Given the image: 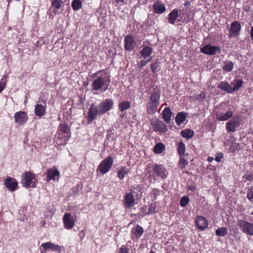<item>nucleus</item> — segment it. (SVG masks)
<instances>
[{
    "label": "nucleus",
    "mask_w": 253,
    "mask_h": 253,
    "mask_svg": "<svg viewBox=\"0 0 253 253\" xmlns=\"http://www.w3.org/2000/svg\"><path fill=\"white\" fill-rule=\"evenodd\" d=\"M113 104V101L111 99H106L100 103L97 107L100 112V116H102L108 111L111 110Z\"/></svg>",
    "instance_id": "nucleus-8"
},
{
    "label": "nucleus",
    "mask_w": 253,
    "mask_h": 253,
    "mask_svg": "<svg viewBox=\"0 0 253 253\" xmlns=\"http://www.w3.org/2000/svg\"><path fill=\"white\" fill-rule=\"evenodd\" d=\"M223 154L222 153H217L215 155V160L217 162H220L221 161L222 159L223 158Z\"/></svg>",
    "instance_id": "nucleus-51"
},
{
    "label": "nucleus",
    "mask_w": 253,
    "mask_h": 253,
    "mask_svg": "<svg viewBox=\"0 0 253 253\" xmlns=\"http://www.w3.org/2000/svg\"><path fill=\"white\" fill-rule=\"evenodd\" d=\"M160 62L156 61L151 64V69L153 73H156L159 70Z\"/></svg>",
    "instance_id": "nucleus-42"
},
{
    "label": "nucleus",
    "mask_w": 253,
    "mask_h": 253,
    "mask_svg": "<svg viewBox=\"0 0 253 253\" xmlns=\"http://www.w3.org/2000/svg\"><path fill=\"white\" fill-rule=\"evenodd\" d=\"M14 117L15 122L20 125H24L28 120L27 113L22 111L16 112Z\"/></svg>",
    "instance_id": "nucleus-16"
},
{
    "label": "nucleus",
    "mask_w": 253,
    "mask_h": 253,
    "mask_svg": "<svg viewBox=\"0 0 253 253\" xmlns=\"http://www.w3.org/2000/svg\"><path fill=\"white\" fill-rule=\"evenodd\" d=\"M130 102L129 101H124L120 102L118 105L119 110L123 112L128 109L130 107Z\"/></svg>",
    "instance_id": "nucleus-33"
},
{
    "label": "nucleus",
    "mask_w": 253,
    "mask_h": 253,
    "mask_svg": "<svg viewBox=\"0 0 253 253\" xmlns=\"http://www.w3.org/2000/svg\"><path fill=\"white\" fill-rule=\"evenodd\" d=\"M152 60V56H150L147 60H146V61H147V64L150 62L151 60Z\"/></svg>",
    "instance_id": "nucleus-60"
},
{
    "label": "nucleus",
    "mask_w": 253,
    "mask_h": 253,
    "mask_svg": "<svg viewBox=\"0 0 253 253\" xmlns=\"http://www.w3.org/2000/svg\"><path fill=\"white\" fill-rule=\"evenodd\" d=\"M149 253H155L153 250H151Z\"/></svg>",
    "instance_id": "nucleus-62"
},
{
    "label": "nucleus",
    "mask_w": 253,
    "mask_h": 253,
    "mask_svg": "<svg viewBox=\"0 0 253 253\" xmlns=\"http://www.w3.org/2000/svg\"><path fill=\"white\" fill-rule=\"evenodd\" d=\"M177 151L179 156H184L185 152V145L182 141L178 142L177 145Z\"/></svg>",
    "instance_id": "nucleus-35"
},
{
    "label": "nucleus",
    "mask_w": 253,
    "mask_h": 253,
    "mask_svg": "<svg viewBox=\"0 0 253 253\" xmlns=\"http://www.w3.org/2000/svg\"><path fill=\"white\" fill-rule=\"evenodd\" d=\"M159 105L147 102L146 104V111L148 115H154L157 111Z\"/></svg>",
    "instance_id": "nucleus-26"
},
{
    "label": "nucleus",
    "mask_w": 253,
    "mask_h": 253,
    "mask_svg": "<svg viewBox=\"0 0 253 253\" xmlns=\"http://www.w3.org/2000/svg\"><path fill=\"white\" fill-rule=\"evenodd\" d=\"M130 171V169L126 167H121L117 171L118 177L121 179H123Z\"/></svg>",
    "instance_id": "nucleus-30"
},
{
    "label": "nucleus",
    "mask_w": 253,
    "mask_h": 253,
    "mask_svg": "<svg viewBox=\"0 0 253 253\" xmlns=\"http://www.w3.org/2000/svg\"><path fill=\"white\" fill-rule=\"evenodd\" d=\"M18 183L14 178L8 176L4 180V185L6 188L11 192L18 189Z\"/></svg>",
    "instance_id": "nucleus-15"
},
{
    "label": "nucleus",
    "mask_w": 253,
    "mask_h": 253,
    "mask_svg": "<svg viewBox=\"0 0 253 253\" xmlns=\"http://www.w3.org/2000/svg\"><path fill=\"white\" fill-rule=\"evenodd\" d=\"M180 134L183 137L189 139L193 136L194 132L190 129H185L181 130Z\"/></svg>",
    "instance_id": "nucleus-32"
},
{
    "label": "nucleus",
    "mask_w": 253,
    "mask_h": 253,
    "mask_svg": "<svg viewBox=\"0 0 253 253\" xmlns=\"http://www.w3.org/2000/svg\"><path fill=\"white\" fill-rule=\"evenodd\" d=\"M113 158L110 156L102 160L97 169L101 173L105 174L111 169L113 164Z\"/></svg>",
    "instance_id": "nucleus-4"
},
{
    "label": "nucleus",
    "mask_w": 253,
    "mask_h": 253,
    "mask_svg": "<svg viewBox=\"0 0 253 253\" xmlns=\"http://www.w3.org/2000/svg\"><path fill=\"white\" fill-rule=\"evenodd\" d=\"M37 182L35 173L31 171H25L23 174L21 182L23 187L27 188L36 187Z\"/></svg>",
    "instance_id": "nucleus-3"
},
{
    "label": "nucleus",
    "mask_w": 253,
    "mask_h": 253,
    "mask_svg": "<svg viewBox=\"0 0 253 253\" xmlns=\"http://www.w3.org/2000/svg\"><path fill=\"white\" fill-rule=\"evenodd\" d=\"M119 253H129V249L126 246L123 245L120 248Z\"/></svg>",
    "instance_id": "nucleus-47"
},
{
    "label": "nucleus",
    "mask_w": 253,
    "mask_h": 253,
    "mask_svg": "<svg viewBox=\"0 0 253 253\" xmlns=\"http://www.w3.org/2000/svg\"><path fill=\"white\" fill-rule=\"evenodd\" d=\"M110 83L109 77H98L93 81L91 84L92 89L96 91L103 89V90L105 91L108 89Z\"/></svg>",
    "instance_id": "nucleus-2"
},
{
    "label": "nucleus",
    "mask_w": 253,
    "mask_h": 253,
    "mask_svg": "<svg viewBox=\"0 0 253 253\" xmlns=\"http://www.w3.org/2000/svg\"><path fill=\"white\" fill-rule=\"evenodd\" d=\"M6 85L5 83L2 82L0 83V93L4 89Z\"/></svg>",
    "instance_id": "nucleus-53"
},
{
    "label": "nucleus",
    "mask_w": 253,
    "mask_h": 253,
    "mask_svg": "<svg viewBox=\"0 0 253 253\" xmlns=\"http://www.w3.org/2000/svg\"><path fill=\"white\" fill-rule=\"evenodd\" d=\"M147 64V61L144 60H141V61H139V62L137 63V66L139 69H141Z\"/></svg>",
    "instance_id": "nucleus-49"
},
{
    "label": "nucleus",
    "mask_w": 253,
    "mask_h": 253,
    "mask_svg": "<svg viewBox=\"0 0 253 253\" xmlns=\"http://www.w3.org/2000/svg\"><path fill=\"white\" fill-rule=\"evenodd\" d=\"M47 181L50 180H55V177H59L60 175V172L58 170L56 169H49L47 170Z\"/></svg>",
    "instance_id": "nucleus-22"
},
{
    "label": "nucleus",
    "mask_w": 253,
    "mask_h": 253,
    "mask_svg": "<svg viewBox=\"0 0 253 253\" xmlns=\"http://www.w3.org/2000/svg\"><path fill=\"white\" fill-rule=\"evenodd\" d=\"M166 10L165 5L160 1L157 0L153 5V10L155 14H161Z\"/></svg>",
    "instance_id": "nucleus-20"
},
{
    "label": "nucleus",
    "mask_w": 253,
    "mask_h": 253,
    "mask_svg": "<svg viewBox=\"0 0 253 253\" xmlns=\"http://www.w3.org/2000/svg\"><path fill=\"white\" fill-rule=\"evenodd\" d=\"M72 7L74 11H78L82 7V1L80 0H73L72 2Z\"/></svg>",
    "instance_id": "nucleus-39"
},
{
    "label": "nucleus",
    "mask_w": 253,
    "mask_h": 253,
    "mask_svg": "<svg viewBox=\"0 0 253 253\" xmlns=\"http://www.w3.org/2000/svg\"><path fill=\"white\" fill-rule=\"evenodd\" d=\"M206 97V93L204 91H202L199 94V98L205 99Z\"/></svg>",
    "instance_id": "nucleus-55"
},
{
    "label": "nucleus",
    "mask_w": 253,
    "mask_h": 253,
    "mask_svg": "<svg viewBox=\"0 0 253 253\" xmlns=\"http://www.w3.org/2000/svg\"><path fill=\"white\" fill-rule=\"evenodd\" d=\"M217 88L228 93H232L231 86L226 81H221L217 84Z\"/></svg>",
    "instance_id": "nucleus-25"
},
{
    "label": "nucleus",
    "mask_w": 253,
    "mask_h": 253,
    "mask_svg": "<svg viewBox=\"0 0 253 253\" xmlns=\"http://www.w3.org/2000/svg\"><path fill=\"white\" fill-rule=\"evenodd\" d=\"M243 178H246V179L248 181H253V174L250 173V172L247 171L244 175Z\"/></svg>",
    "instance_id": "nucleus-46"
},
{
    "label": "nucleus",
    "mask_w": 253,
    "mask_h": 253,
    "mask_svg": "<svg viewBox=\"0 0 253 253\" xmlns=\"http://www.w3.org/2000/svg\"><path fill=\"white\" fill-rule=\"evenodd\" d=\"M153 49L149 46H144L140 51V53L141 57L146 58L149 57L152 53Z\"/></svg>",
    "instance_id": "nucleus-29"
},
{
    "label": "nucleus",
    "mask_w": 253,
    "mask_h": 253,
    "mask_svg": "<svg viewBox=\"0 0 253 253\" xmlns=\"http://www.w3.org/2000/svg\"><path fill=\"white\" fill-rule=\"evenodd\" d=\"M43 102L44 105H42L41 104L37 103L35 106L34 113L36 116L38 117H42L44 116L46 113V101H43Z\"/></svg>",
    "instance_id": "nucleus-19"
},
{
    "label": "nucleus",
    "mask_w": 253,
    "mask_h": 253,
    "mask_svg": "<svg viewBox=\"0 0 253 253\" xmlns=\"http://www.w3.org/2000/svg\"><path fill=\"white\" fill-rule=\"evenodd\" d=\"M141 210H144V208H141Z\"/></svg>",
    "instance_id": "nucleus-64"
},
{
    "label": "nucleus",
    "mask_w": 253,
    "mask_h": 253,
    "mask_svg": "<svg viewBox=\"0 0 253 253\" xmlns=\"http://www.w3.org/2000/svg\"><path fill=\"white\" fill-rule=\"evenodd\" d=\"M152 194L153 195L154 199L156 200L157 197L160 194V191L159 189L155 188L152 190Z\"/></svg>",
    "instance_id": "nucleus-48"
},
{
    "label": "nucleus",
    "mask_w": 253,
    "mask_h": 253,
    "mask_svg": "<svg viewBox=\"0 0 253 253\" xmlns=\"http://www.w3.org/2000/svg\"><path fill=\"white\" fill-rule=\"evenodd\" d=\"M103 71H104V70H99V71H97V72H96L95 73L93 74L92 75V76L93 78H94L95 77L97 76L98 74H100V73L103 72Z\"/></svg>",
    "instance_id": "nucleus-56"
},
{
    "label": "nucleus",
    "mask_w": 253,
    "mask_h": 253,
    "mask_svg": "<svg viewBox=\"0 0 253 253\" xmlns=\"http://www.w3.org/2000/svg\"><path fill=\"white\" fill-rule=\"evenodd\" d=\"M213 160V158L211 157H209L207 159V160L209 162H211Z\"/></svg>",
    "instance_id": "nucleus-59"
},
{
    "label": "nucleus",
    "mask_w": 253,
    "mask_h": 253,
    "mask_svg": "<svg viewBox=\"0 0 253 253\" xmlns=\"http://www.w3.org/2000/svg\"><path fill=\"white\" fill-rule=\"evenodd\" d=\"M63 222L64 228L70 230L74 226L76 219L70 213L66 212L63 215Z\"/></svg>",
    "instance_id": "nucleus-10"
},
{
    "label": "nucleus",
    "mask_w": 253,
    "mask_h": 253,
    "mask_svg": "<svg viewBox=\"0 0 253 253\" xmlns=\"http://www.w3.org/2000/svg\"><path fill=\"white\" fill-rule=\"evenodd\" d=\"M178 17V11L176 9H173L168 15L169 22L171 24H174Z\"/></svg>",
    "instance_id": "nucleus-27"
},
{
    "label": "nucleus",
    "mask_w": 253,
    "mask_h": 253,
    "mask_svg": "<svg viewBox=\"0 0 253 253\" xmlns=\"http://www.w3.org/2000/svg\"><path fill=\"white\" fill-rule=\"evenodd\" d=\"M226 128L229 132H234L235 131V129L234 127V126H232V125H231L230 123H227L226 124Z\"/></svg>",
    "instance_id": "nucleus-50"
},
{
    "label": "nucleus",
    "mask_w": 253,
    "mask_h": 253,
    "mask_svg": "<svg viewBox=\"0 0 253 253\" xmlns=\"http://www.w3.org/2000/svg\"><path fill=\"white\" fill-rule=\"evenodd\" d=\"M228 233V229L226 227H220L215 231V234L219 237H224Z\"/></svg>",
    "instance_id": "nucleus-38"
},
{
    "label": "nucleus",
    "mask_w": 253,
    "mask_h": 253,
    "mask_svg": "<svg viewBox=\"0 0 253 253\" xmlns=\"http://www.w3.org/2000/svg\"><path fill=\"white\" fill-rule=\"evenodd\" d=\"M216 119L220 121H225L228 120L233 116V112L229 111L226 113H217L215 114Z\"/></svg>",
    "instance_id": "nucleus-23"
},
{
    "label": "nucleus",
    "mask_w": 253,
    "mask_h": 253,
    "mask_svg": "<svg viewBox=\"0 0 253 253\" xmlns=\"http://www.w3.org/2000/svg\"><path fill=\"white\" fill-rule=\"evenodd\" d=\"M41 248H42L41 249V252L42 253H45L48 250H51L53 251L58 252L60 253L62 251L61 247L58 245H56L51 242L42 243L41 245Z\"/></svg>",
    "instance_id": "nucleus-14"
},
{
    "label": "nucleus",
    "mask_w": 253,
    "mask_h": 253,
    "mask_svg": "<svg viewBox=\"0 0 253 253\" xmlns=\"http://www.w3.org/2000/svg\"><path fill=\"white\" fill-rule=\"evenodd\" d=\"M231 84L234 85L233 87L231 86L232 92L233 93L234 91L238 90L242 87L243 81L241 79H237L234 81Z\"/></svg>",
    "instance_id": "nucleus-34"
},
{
    "label": "nucleus",
    "mask_w": 253,
    "mask_h": 253,
    "mask_svg": "<svg viewBox=\"0 0 253 253\" xmlns=\"http://www.w3.org/2000/svg\"><path fill=\"white\" fill-rule=\"evenodd\" d=\"M183 5L185 6H188L190 5V1H189L188 0H186L185 1Z\"/></svg>",
    "instance_id": "nucleus-57"
},
{
    "label": "nucleus",
    "mask_w": 253,
    "mask_h": 253,
    "mask_svg": "<svg viewBox=\"0 0 253 253\" xmlns=\"http://www.w3.org/2000/svg\"><path fill=\"white\" fill-rule=\"evenodd\" d=\"M247 198L251 202H253V187H251L248 189Z\"/></svg>",
    "instance_id": "nucleus-44"
},
{
    "label": "nucleus",
    "mask_w": 253,
    "mask_h": 253,
    "mask_svg": "<svg viewBox=\"0 0 253 253\" xmlns=\"http://www.w3.org/2000/svg\"><path fill=\"white\" fill-rule=\"evenodd\" d=\"M132 231L134 233L137 239L140 238L144 233V229L142 227L139 225H136L135 228H133Z\"/></svg>",
    "instance_id": "nucleus-31"
},
{
    "label": "nucleus",
    "mask_w": 253,
    "mask_h": 253,
    "mask_svg": "<svg viewBox=\"0 0 253 253\" xmlns=\"http://www.w3.org/2000/svg\"><path fill=\"white\" fill-rule=\"evenodd\" d=\"M71 137L70 128L66 123H60L58 127L57 136L55 140L58 146L65 145Z\"/></svg>",
    "instance_id": "nucleus-1"
},
{
    "label": "nucleus",
    "mask_w": 253,
    "mask_h": 253,
    "mask_svg": "<svg viewBox=\"0 0 253 253\" xmlns=\"http://www.w3.org/2000/svg\"><path fill=\"white\" fill-rule=\"evenodd\" d=\"M172 112L171 111L169 107H166L163 111L162 115V118L164 119V121L166 122L167 124L170 123L171 120V117H172Z\"/></svg>",
    "instance_id": "nucleus-24"
},
{
    "label": "nucleus",
    "mask_w": 253,
    "mask_h": 253,
    "mask_svg": "<svg viewBox=\"0 0 253 253\" xmlns=\"http://www.w3.org/2000/svg\"><path fill=\"white\" fill-rule=\"evenodd\" d=\"M188 161L184 158V156H179L178 167L180 168V169H185L186 166L188 165Z\"/></svg>",
    "instance_id": "nucleus-40"
},
{
    "label": "nucleus",
    "mask_w": 253,
    "mask_h": 253,
    "mask_svg": "<svg viewBox=\"0 0 253 253\" xmlns=\"http://www.w3.org/2000/svg\"><path fill=\"white\" fill-rule=\"evenodd\" d=\"M234 68V63L231 61H226L224 62V65L222 67L223 71L226 72H231Z\"/></svg>",
    "instance_id": "nucleus-37"
},
{
    "label": "nucleus",
    "mask_w": 253,
    "mask_h": 253,
    "mask_svg": "<svg viewBox=\"0 0 253 253\" xmlns=\"http://www.w3.org/2000/svg\"><path fill=\"white\" fill-rule=\"evenodd\" d=\"M53 12H54L55 14H56V12H55V10H54Z\"/></svg>",
    "instance_id": "nucleus-63"
},
{
    "label": "nucleus",
    "mask_w": 253,
    "mask_h": 253,
    "mask_svg": "<svg viewBox=\"0 0 253 253\" xmlns=\"http://www.w3.org/2000/svg\"><path fill=\"white\" fill-rule=\"evenodd\" d=\"M160 96L161 93L160 91H154L150 94L149 100L147 102L159 105Z\"/></svg>",
    "instance_id": "nucleus-21"
},
{
    "label": "nucleus",
    "mask_w": 253,
    "mask_h": 253,
    "mask_svg": "<svg viewBox=\"0 0 253 253\" xmlns=\"http://www.w3.org/2000/svg\"><path fill=\"white\" fill-rule=\"evenodd\" d=\"M195 223L198 229L203 231L208 227V222L207 219L203 216L198 215L195 218Z\"/></svg>",
    "instance_id": "nucleus-18"
},
{
    "label": "nucleus",
    "mask_w": 253,
    "mask_h": 253,
    "mask_svg": "<svg viewBox=\"0 0 253 253\" xmlns=\"http://www.w3.org/2000/svg\"><path fill=\"white\" fill-rule=\"evenodd\" d=\"M201 51L202 53L207 55H214L216 52H220L221 48L219 46H212L208 44L203 46L201 48Z\"/></svg>",
    "instance_id": "nucleus-13"
},
{
    "label": "nucleus",
    "mask_w": 253,
    "mask_h": 253,
    "mask_svg": "<svg viewBox=\"0 0 253 253\" xmlns=\"http://www.w3.org/2000/svg\"><path fill=\"white\" fill-rule=\"evenodd\" d=\"M136 45L135 39L132 35L128 34L124 38V48L128 51H132Z\"/></svg>",
    "instance_id": "nucleus-12"
},
{
    "label": "nucleus",
    "mask_w": 253,
    "mask_h": 253,
    "mask_svg": "<svg viewBox=\"0 0 253 253\" xmlns=\"http://www.w3.org/2000/svg\"><path fill=\"white\" fill-rule=\"evenodd\" d=\"M153 171L158 177L165 179L168 175L166 168L161 164H154L152 166Z\"/></svg>",
    "instance_id": "nucleus-11"
},
{
    "label": "nucleus",
    "mask_w": 253,
    "mask_h": 253,
    "mask_svg": "<svg viewBox=\"0 0 253 253\" xmlns=\"http://www.w3.org/2000/svg\"><path fill=\"white\" fill-rule=\"evenodd\" d=\"M187 189L189 190H191V191H195L196 190V186H194V185H188L187 186Z\"/></svg>",
    "instance_id": "nucleus-54"
},
{
    "label": "nucleus",
    "mask_w": 253,
    "mask_h": 253,
    "mask_svg": "<svg viewBox=\"0 0 253 253\" xmlns=\"http://www.w3.org/2000/svg\"><path fill=\"white\" fill-rule=\"evenodd\" d=\"M227 123H230L231 125H232V126H234L235 129H236V127L238 125V122L237 120H235L234 119L230 120Z\"/></svg>",
    "instance_id": "nucleus-52"
},
{
    "label": "nucleus",
    "mask_w": 253,
    "mask_h": 253,
    "mask_svg": "<svg viewBox=\"0 0 253 253\" xmlns=\"http://www.w3.org/2000/svg\"><path fill=\"white\" fill-rule=\"evenodd\" d=\"M124 207L126 209H129L135 204V199L131 193H126L124 196L123 201Z\"/></svg>",
    "instance_id": "nucleus-17"
},
{
    "label": "nucleus",
    "mask_w": 253,
    "mask_h": 253,
    "mask_svg": "<svg viewBox=\"0 0 253 253\" xmlns=\"http://www.w3.org/2000/svg\"><path fill=\"white\" fill-rule=\"evenodd\" d=\"M189 202V198L188 196H183L180 201V205L182 207H185Z\"/></svg>",
    "instance_id": "nucleus-43"
},
{
    "label": "nucleus",
    "mask_w": 253,
    "mask_h": 253,
    "mask_svg": "<svg viewBox=\"0 0 253 253\" xmlns=\"http://www.w3.org/2000/svg\"><path fill=\"white\" fill-rule=\"evenodd\" d=\"M156 212V207L151 204L149 207L148 211L146 213V214H155Z\"/></svg>",
    "instance_id": "nucleus-45"
},
{
    "label": "nucleus",
    "mask_w": 253,
    "mask_h": 253,
    "mask_svg": "<svg viewBox=\"0 0 253 253\" xmlns=\"http://www.w3.org/2000/svg\"><path fill=\"white\" fill-rule=\"evenodd\" d=\"M241 30V25L239 22L235 21L231 23L230 28L228 30V36L232 39L238 36Z\"/></svg>",
    "instance_id": "nucleus-9"
},
{
    "label": "nucleus",
    "mask_w": 253,
    "mask_h": 253,
    "mask_svg": "<svg viewBox=\"0 0 253 253\" xmlns=\"http://www.w3.org/2000/svg\"><path fill=\"white\" fill-rule=\"evenodd\" d=\"M115 1H116L117 3H120V2L124 3V0H115Z\"/></svg>",
    "instance_id": "nucleus-61"
},
{
    "label": "nucleus",
    "mask_w": 253,
    "mask_h": 253,
    "mask_svg": "<svg viewBox=\"0 0 253 253\" xmlns=\"http://www.w3.org/2000/svg\"><path fill=\"white\" fill-rule=\"evenodd\" d=\"M97 115L100 116L98 107L95 103H91L87 113V124H91L96 119Z\"/></svg>",
    "instance_id": "nucleus-6"
},
{
    "label": "nucleus",
    "mask_w": 253,
    "mask_h": 253,
    "mask_svg": "<svg viewBox=\"0 0 253 253\" xmlns=\"http://www.w3.org/2000/svg\"><path fill=\"white\" fill-rule=\"evenodd\" d=\"M51 4L56 9L58 10L63 4L62 0H51Z\"/></svg>",
    "instance_id": "nucleus-41"
},
{
    "label": "nucleus",
    "mask_w": 253,
    "mask_h": 253,
    "mask_svg": "<svg viewBox=\"0 0 253 253\" xmlns=\"http://www.w3.org/2000/svg\"><path fill=\"white\" fill-rule=\"evenodd\" d=\"M238 226L247 235L253 236V223L247 220L240 219L238 221Z\"/></svg>",
    "instance_id": "nucleus-5"
},
{
    "label": "nucleus",
    "mask_w": 253,
    "mask_h": 253,
    "mask_svg": "<svg viewBox=\"0 0 253 253\" xmlns=\"http://www.w3.org/2000/svg\"><path fill=\"white\" fill-rule=\"evenodd\" d=\"M150 124L156 132H165L167 131L166 124L156 117L152 119Z\"/></svg>",
    "instance_id": "nucleus-7"
},
{
    "label": "nucleus",
    "mask_w": 253,
    "mask_h": 253,
    "mask_svg": "<svg viewBox=\"0 0 253 253\" xmlns=\"http://www.w3.org/2000/svg\"><path fill=\"white\" fill-rule=\"evenodd\" d=\"M165 150V145L159 142L157 143L153 148V152L155 154H161Z\"/></svg>",
    "instance_id": "nucleus-36"
},
{
    "label": "nucleus",
    "mask_w": 253,
    "mask_h": 253,
    "mask_svg": "<svg viewBox=\"0 0 253 253\" xmlns=\"http://www.w3.org/2000/svg\"><path fill=\"white\" fill-rule=\"evenodd\" d=\"M187 113L184 112H180L177 113L175 117V122L178 125L183 123L186 119Z\"/></svg>",
    "instance_id": "nucleus-28"
},
{
    "label": "nucleus",
    "mask_w": 253,
    "mask_h": 253,
    "mask_svg": "<svg viewBox=\"0 0 253 253\" xmlns=\"http://www.w3.org/2000/svg\"><path fill=\"white\" fill-rule=\"evenodd\" d=\"M250 36L252 40L253 41V26L252 27L251 32H250Z\"/></svg>",
    "instance_id": "nucleus-58"
}]
</instances>
